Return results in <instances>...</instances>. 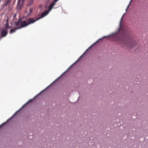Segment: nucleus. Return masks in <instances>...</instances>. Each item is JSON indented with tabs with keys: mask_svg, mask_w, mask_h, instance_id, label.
<instances>
[{
	"mask_svg": "<svg viewBox=\"0 0 148 148\" xmlns=\"http://www.w3.org/2000/svg\"><path fill=\"white\" fill-rule=\"evenodd\" d=\"M56 4V2H52L49 6V10L51 11Z\"/></svg>",
	"mask_w": 148,
	"mask_h": 148,
	"instance_id": "obj_7",
	"label": "nucleus"
},
{
	"mask_svg": "<svg viewBox=\"0 0 148 148\" xmlns=\"http://www.w3.org/2000/svg\"><path fill=\"white\" fill-rule=\"evenodd\" d=\"M131 37L130 34L129 33H126L124 35L122 38L119 39V41L124 44L126 45L128 48L131 49L136 45L134 42L128 43V41L130 39Z\"/></svg>",
	"mask_w": 148,
	"mask_h": 148,
	"instance_id": "obj_1",
	"label": "nucleus"
},
{
	"mask_svg": "<svg viewBox=\"0 0 148 148\" xmlns=\"http://www.w3.org/2000/svg\"><path fill=\"white\" fill-rule=\"evenodd\" d=\"M5 124V123H3V124L1 125H0V128L2 126V125H3V124Z\"/></svg>",
	"mask_w": 148,
	"mask_h": 148,
	"instance_id": "obj_13",
	"label": "nucleus"
},
{
	"mask_svg": "<svg viewBox=\"0 0 148 148\" xmlns=\"http://www.w3.org/2000/svg\"><path fill=\"white\" fill-rule=\"evenodd\" d=\"M92 46H93V45H92L91 46V47H92Z\"/></svg>",
	"mask_w": 148,
	"mask_h": 148,
	"instance_id": "obj_21",
	"label": "nucleus"
},
{
	"mask_svg": "<svg viewBox=\"0 0 148 148\" xmlns=\"http://www.w3.org/2000/svg\"><path fill=\"white\" fill-rule=\"evenodd\" d=\"M23 1H18L17 4V5L16 8L18 10H21L22 6L23 5Z\"/></svg>",
	"mask_w": 148,
	"mask_h": 148,
	"instance_id": "obj_4",
	"label": "nucleus"
},
{
	"mask_svg": "<svg viewBox=\"0 0 148 148\" xmlns=\"http://www.w3.org/2000/svg\"><path fill=\"white\" fill-rule=\"evenodd\" d=\"M92 46H93V45H92L91 46V47H92Z\"/></svg>",
	"mask_w": 148,
	"mask_h": 148,
	"instance_id": "obj_18",
	"label": "nucleus"
},
{
	"mask_svg": "<svg viewBox=\"0 0 148 148\" xmlns=\"http://www.w3.org/2000/svg\"><path fill=\"white\" fill-rule=\"evenodd\" d=\"M8 33V31L5 29H3L1 32V39L3 37H4L6 36Z\"/></svg>",
	"mask_w": 148,
	"mask_h": 148,
	"instance_id": "obj_5",
	"label": "nucleus"
},
{
	"mask_svg": "<svg viewBox=\"0 0 148 148\" xmlns=\"http://www.w3.org/2000/svg\"><path fill=\"white\" fill-rule=\"evenodd\" d=\"M18 1H24V0H18Z\"/></svg>",
	"mask_w": 148,
	"mask_h": 148,
	"instance_id": "obj_14",
	"label": "nucleus"
},
{
	"mask_svg": "<svg viewBox=\"0 0 148 148\" xmlns=\"http://www.w3.org/2000/svg\"><path fill=\"white\" fill-rule=\"evenodd\" d=\"M12 1V0H8L7 3L8 4L9 3H10Z\"/></svg>",
	"mask_w": 148,
	"mask_h": 148,
	"instance_id": "obj_12",
	"label": "nucleus"
},
{
	"mask_svg": "<svg viewBox=\"0 0 148 148\" xmlns=\"http://www.w3.org/2000/svg\"><path fill=\"white\" fill-rule=\"evenodd\" d=\"M15 25L16 26L18 27L19 29L28 25L27 21H21L19 20L15 22Z\"/></svg>",
	"mask_w": 148,
	"mask_h": 148,
	"instance_id": "obj_2",
	"label": "nucleus"
},
{
	"mask_svg": "<svg viewBox=\"0 0 148 148\" xmlns=\"http://www.w3.org/2000/svg\"><path fill=\"white\" fill-rule=\"evenodd\" d=\"M48 12H49L48 11H45L42 12L41 14V16L37 18V19H38V20H39L40 18L44 17L47 14Z\"/></svg>",
	"mask_w": 148,
	"mask_h": 148,
	"instance_id": "obj_6",
	"label": "nucleus"
},
{
	"mask_svg": "<svg viewBox=\"0 0 148 148\" xmlns=\"http://www.w3.org/2000/svg\"><path fill=\"white\" fill-rule=\"evenodd\" d=\"M16 14H15L14 15V17H15V16H16Z\"/></svg>",
	"mask_w": 148,
	"mask_h": 148,
	"instance_id": "obj_15",
	"label": "nucleus"
},
{
	"mask_svg": "<svg viewBox=\"0 0 148 148\" xmlns=\"http://www.w3.org/2000/svg\"><path fill=\"white\" fill-rule=\"evenodd\" d=\"M92 46H93V45H92L91 46V47H92Z\"/></svg>",
	"mask_w": 148,
	"mask_h": 148,
	"instance_id": "obj_20",
	"label": "nucleus"
},
{
	"mask_svg": "<svg viewBox=\"0 0 148 148\" xmlns=\"http://www.w3.org/2000/svg\"><path fill=\"white\" fill-rule=\"evenodd\" d=\"M11 27H10L8 24V23H6V24L5 26V28L6 29H9Z\"/></svg>",
	"mask_w": 148,
	"mask_h": 148,
	"instance_id": "obj_10",
	"label": "nucleus"
},
{
	"mask_svg": "<svg viewBox=\"0 0 148 148\" xmlns=\"http://www.w3.org/2000/svg\"><path fill=\"white\" fill-rule=\"evenodd\" d=\"M92 46H93V45H92L91 46V47H92Z\"/></svg>",
	"mask_w": 148,
	"mask_h": 148,
	"instance_id": "obj_19",
	"label": "nucleus"
},
{
	"mask_svg": "<svg viewBox=\"0 0 148 148\" xmlns=\"http://www.w3.org/2000/svg\"><path fill=\"white\" fill-rule=\"evenodd\" d=\"M6 22H7V23L8 22V20H7Z\"/></svg>",
	"mask_w": 148,
	"mask_h": 148,
	"instance_id": "obj_17",
	"label": "nucleus"
},
{
	"mask_svg": "<svg viewBox=\"0 0 148 148\" xmlns=\"http://www.w3.org/2000/svg\"><path fill=\"white\" fill-rule=\"evenodd\" d=\"M33 1H34V0H31L30 1V3H29L30 5H31L33 3Z\"/></svg>",
	"mask_w": 148,
	"mask_h": 148,
	"instance_id": "obj_11",
	"label": "nucleus"
},
{
	"mask_svg": "<svg viewBox=\"0 0 148 148\" xmlns=\"http://www.w3.org/2000/svg\"><path fill=\"white\" fill-rule=\"evenodd\" d=\"M55 1H57L58 0H54Z\"/></svg>",
	"mask_w": 148,
	"mask_h": 148,
	"instance_id": "obj_16",
	"label": "nucleus"
},
{
	"mask_svg": "<svg viewBox=\"0 0 148 148\" xmlns=\"http://www.w3.org/2000/svg\"><path fill=\"white\" fill-rule=\"evenodd\" d=\"M33 10V7H32L30 8L29 9V14H28V16L30 15L32 13Z\"/></svg>",
	"mask_w": 148,
	"mask_h": 148,
	"instance_id": "obj_9",
	"label": "nucleus"
},
{
	"mask_svg": "<svg viewBox=\"0 0 148 148\" xmlns=\"http://www.w3.org/2000/svg\"><path fill=\"white\" fill-rule=\"evenodd\" d=\"M19 28H18V27L15 28L14 29H12L10 30V34H12L14 32H15Z\"/></svg>",
	"mask_w": 148,
	"mask_h": 148,
	"instance_id": "obj_8",
	"label": "nucleus"
},
{
	"mask_svg": "<svg viewBox=\"0 0 148 148\" xmlns=\"http://www.w3.org/2000/svg\"><path fill=\"white\" fill-rule=\"evenodd\" d=\"M37 18L36 19V17H34L33 18H29L27 21V23L28 25L34 23L37 21H38Z\"/></svg>",
	"mask_w": 148,
	"mask_h": 148,
	"instance_id": "obj_3",
	"label": "nucleus"
}]
</instances>
